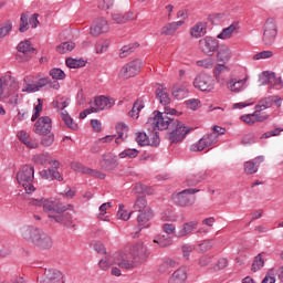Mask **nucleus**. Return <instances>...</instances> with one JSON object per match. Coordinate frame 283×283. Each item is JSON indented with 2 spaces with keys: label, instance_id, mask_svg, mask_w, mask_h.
Listing matches in <instances>:
<instances>
[{
  "label": "nucleus",
  "instance_id": "nucleus-60",
  "mask_svg": "<svg viewBox=\"0 0 283 283\" xmlns=\"http://www.w3.org/2000/svg\"><path fill=\"white\" fill-rule=\"evenodd\" d=\"M273 56V51H262L253 55L254 61H260L262 59H271Z\"/></svg>",
  "mask_w": 283,
  "mask_h": 283
},
{
  "label": "nucleus",
  "instance_id": "nucleus-21",
  "mask_svg": "<svg viewBox=\"0 0 283 283\" xmlns=\"http://www.w3.org/2000/svg\"><path fill=\"white\" fill-rule=\"evenodd\" d=\"M53 244L54 242L52 241V237H50L48 233H45V231L42 230L35 242L33 243V247L45 251L48 249H52Z\"/></svg>",
  "mask_w": 283,
  "mask_h": 283
},
{
  "label": "nucleus",
  "instance_id": "nucleus-59",
  "mask_svg": "<svg viewBox=\"0 0 283 283\" xmlns=\"http://www.w3.org/2000/svg\"><path fill=\"white\" fill-rule=\"evenodd\" d=\"M109 48V41H103V42H97L95 45V50L97 54H103V52H107V49Z\"/></svg>",
  "mask_w": 283,
  "mask_h": 283
},
{
  "label": "nucleus",
  "instance_id": "nucleus-32",
  "mask_svg": "<svg viewBox=\"0 0 283 283\" xmlns=\"http://www.w3.org/2000/svg\"><path fill=\"white\" fill-rule=\"evenodd\" d=\"M244 85H247V78L243 80H230L227 83L228 90H230V92H242V90H244Z\"/></svg>",
  "mask_w": 283,
  "mask_h": 283
},
{
  "label": "nucleus",
  "instance_id": "nucleus-5",
  "mask_svg": "<svg viewBox=\"0 0 283 283\" xmlns=\"http://www.w3.org/2000/svg\"><path fill=\"white\" fill-rule=\"evenodd\" d=\"M17 181L25 189L27 193H34V166L24 165L17 174Z\"/></svg>",
  "mask_w": 283,
  "mask_h": 283
},
{
  "label": "nucleus",
  "instance_id": "nucleus-14",
  "mask_svg": "<svg viewBox=\"0 0 283 283\" xmlns=\"http://www.w3.org/2000/svg\"><path fill=\"white\" fill-rule=\"evenodd\" d=\"M115 264L125 271H134V269H138V264L135 263L133 258L129 260V255L125 252L115 253Z\"/></svg>",
  "mask_w": 283,
  "mask_h": 283
},
{
  "label": "nucleus",
  "instance_id": "nucleus-47",
  "mask_svg": "<svg viewBox=\"0 0 283 283\" xmlns=\"http://www.w3.org/2000/svg\"><path fill=\"white\" fill-rule=\"evenodd\" d=\"M65 63L71 70H76L78 67H85V61H83V60H75V59L69 57V59H66Z\"/></svg>",
  "mask_w": 283,
  "mask_h": 283
},
{
  "label": "nucleus",
  "instance_id": "nucleus-22",
  "mask_svg": "<svg viewBox=\"0 0 283 283\" xmlns=\"http://www.w3.org/2000/svg\"><path fill=\"white\" fill-rule=\"evenodd\" d=\"M49 218L51 219V222H57L59 224H63V227H66L67 229H76V224H73L72 222V214L71 213H57V214H49Z\"/></svg>",
  "mask_w": 283,
  "mask_h": 283
},
{
  "label": "nucleus",
  "instance_id": "nucleus-20",
  "mask_svg": "<svg viewBox=\"0 0 283 283\" xmlns=\"http://www.w3.org/2000/svg\"><path fill=\"white\" fill-rule=\"evenodd\" d=\"M67 105H70L67 101L60 102L62 120L65 123L69 129L76 132V129H78V124L74 123V119L70 116V113H67V111H63L65 109V107H67Z\"/></svg>",
  "mask_w": 283,
  "mask_h": 283
},
{
  "label": "nucleus",
  "instance_id": "nucleus-58",
  "mask_svg": "<svg viewBox=\"0 0 283 283\" xmlns=\"http://www.w3.org/2000/svg\"><path fill=\"white\" fill-rule=\"evenodd\" d=\"M198 67H205L206 70H211L213 67V59L207 57L205 60L197 61Z\"/></svg>",
  "mask_w": 283,
  "mask_h": 283
},
{
  "label": "nucleus",
  "instance_id": "nucleus-31",
  "mask_svg": "<svg viewBox=\"0 0 283 283\" xmlns=\"http://www.w3.org/2000/svg\"><path fill=\"white\" fill-rule=\"evenodd\" d=\"M185 21L180 20L177 22H171L163 27L161 34H165L166 36H171V34H176V30L180 28V25H184Z\"/></svg>",
  "mask_w": 283,
  "mask_h": 283
},
{
  "label": "nucleus",
  "instance_id": "nucleus-33",
  "mask_svg": "<svg viewBox=\"0 0 283 283\" xmlns=\"http://www.w3.org/2000/svg\"><path fill=\"white\" fill-rule=\"evenodd\" d=\"M171 94L177 101H182L189 96V90L182 85H176L172 87Z\"/></svg>",
  "mask_w": 283,
  "mask_h": 283
},
{
  "label": "nucleus",
  "instance_id": "nucleus-48",
  "mask_svg": "<svg viewBox=\"0 0 283 283\" xmlns=\"http://www.w3.org/2000/svg\"><path fill=\"white\" fill-rule=\"evenodd\" d=\"M49 74L53 81H64L65 78V72L61 69H51Z\"/></svg>",
  "mask_w": 283,
  "mask_h": 283
},
{
  "label": "nucleus",
  "instance_id": "nucleus-46",
  "mask_svg": "<svg viewBox=\"0 0 283 283\" xmlns=\"http://www.w3.org/2000/svg\"><path fill=\"white\" fill-rule=\"evenodd\" d=\"M10 96V91H8V78L6 76L0 77V98H6Z\"/></svg>",
  "mask_w": 283,
  "mask_h": 283
},
{
  "label": "nucleus",
  "instance_id": "nucleus-26",
  "mask_svg": "<svg viewBox=\"0 0 283 283\" xmlns=\"http://www.w3.org/2000/svg\"><path fill=\"white\" fill-rule=\"evenodd\" d=\"M196 229H198V221L186 222L181 226V228L177 232L176 237L177 238H185V237L193 233V231H196Z\"/></svg>",
  "mask_w": 283,
  "mask_h": 283
},
{
  "label": "nucleus",
  "instance_id": "nucleus-53",
  "mask_svg": "<svg viewBox=\"0 0 283 283\" xmlns=\"http://www.w3.org/2000/svg\"><path fill=\"white\" fill-rule=\"evenodd\" d=\"M263 266H264V259L262 258V254H259L258 256H255L252 263L253 273H258V271H260V269H262Z\"/></svg>",
  "mask_w": 283,
  "mask_h": 283
},
{
  "label": "nucleus",
  "instance_id": "nucleus-50",
  "mask_svg": "<svg viewBox=\"0 0 283 283\" xmlns=\"http://www.w3.org/2000/svg\"><path fill=\"white\" fill-rule=\"evenodd\" d=\"M138 150L136 148H127L118 154V158H136Z\"/></svg>",
  "mask_w": 283,
  "mask_h": 283
},
{
  "label": "nucleus",
  "instance_id": "nucleus-43",
  "mask_svg": "<svg viewBox=\"0 0 283 283\" xmlns=\"http://www.w3.org/2000/svg\"><path fill=\"white\" fill-rule=\"evenodd\" d=\"M12 30V21L8 20L4 23L0 24V41L6 39L8 34H10V31Z\"/></svg>",
  "mask_w": 283,
  "mask_h": 283
},
{
  "label": "nucleus",
  "instance_id": "nucleus-3",
  "mask_svg": "<svg viewBox=\"0 0 283 283\" xmlns=\"http://www.w3.org/2000/svg\"><path fill=\"white\" fill-rule=\"evenodd\" d=\"M224 135V128L220 126H213V132L203 135L196 144L190 146V151H205V149L212 147L218 143V137Z\"/></svg>",
  "mask_w": 283,
  "mask_h": 283
},
{
  "label": "nucleus",
  "instance_id": "nucleus-9",
  "mask_svg": "<svg viewBox=\"0 0 283 283\" xmlns=\"http://www.w3.org/2000/svg\"><path fill=\"white\" fill-rule=\"evenodd\" d=\"M18 53L15 55L17 61L19 63H25L30 61L34 54H36V49L32 46L29 40H24L18 44Z\"/></svg>",
  "mask_w": 283,
  "mask_h": 283
},
{
  "label": "nucleus",
  "instance_id": "nucleus-38",
  "mask_svg": "<svg viewBox=\"0 0 283 283\" xmlns=\"http://www.w3.org/2000/svg\"><path fill=\"white\" fill-rule=\"evenodd\" d=\"M176 113H177L176 108H168V107H165V112H164V113H161V112H159V111H155V112L153 113V116H154V117H150L149 123H151V125L154 126V120H155V118H156L157 116H165V114H166V116H167L168 118H176V117H175V116H176Z\"/></svg>",
  "mask_w": 283,
  "mask_h": 283
},
{
  "label": "nucleus",
  "instance_id": "nucleus-15",
  "mask_svg": "<svg viewBox=\"0 0 283 283\" xmlns=\"http://www.w3.org/2000/svg\"><path fill=\"white\" fill-rule=\"evenodd\" d=\"M273 105H276V107H282V98L279 96H268L260 99L254 109H258L259 114H263L262 112H264V109H269L270 107H273Z\"/></svg>",
  "mask_w": 283,
  "mask_h": 283
},
{
  "label": "nucleus",
  "instance_id": "nucleus-7",
  "mask_svg": "<svg viewBox=\"0 0 283 283\" xmlns=\"http://www.w3.org/2000/svg\"><path fill=\"white\" fill-rule=\"evenodd\" d=\"M198 189L189 188L185 189L180 192L172 195V201L175 205H178V207H191L193 202H196V197L193 193H198Z\"/></svg>",
  "mask_w": 283,
  "mask_h": 283
},
{
  "label": "nucleus",
  "instance_id": "nucleus-57",
  "mask_svg": "<svg viewBox=\"0 0 283 283\" xmlns=\"http://www.w3.org/2000/svg\"><path fill=\"white\" fill-rule=\"evenodd\" d=\"M41 145L43 147H50L54 144V134L49 133L48 135H42Z\"/></svg>",
  "mask_w": 283,
  "mask_h": 283
},
{
  "label": "nucleus",
  "instance_id": "nucleus-28",
  "mask_svg": "<svg viewBox=\"0 0 283 283\" xmlns=\"http://www.w3.org/2000/svg\"><path fill=\"white\" fill-rule=\"evenodd\" d=\"M41 178L43 180H57V182H63V176H61V172L56 169H46L40 171Z\"/></svg>",
  "mask_w": 283,
  "mask_h": 283
},
{
  "label": "nucleus",
  "instance_id": "nucleus-36",
  "mask_svg": "<svg viewBox=\"0 0 283 283\" xmlns=\"http://www.w3.org/2000/svg\"><path fill=\"white\" fill-rule=\"evenodd\" d=\"M190 34L195 39H200L201 36H205L207 34V27L205 25V23L199 22L190 29Z\"/></svg>",
  "mask_w": 283,
  "mask_h": 283
},
{
  "label": "nucleus",
  "instance_id": "nucleus-49",
  "mask_svg": "<svg viewBox=\"0 0 283 283\" xmlns=\"http://www.w3.org/2000/svg\"><path fill=\"white\" fill-rule=\"evenodd\" d=\"M28 30H30V20L28 19V14L22 13L20 18L19 32H28Z\"/></svg>",
  "mask_w": 283,
  "mask_h": 283
},
{
  "label": "nucleus",
  "instance_id": "nucleus-16",
  "mask_svg": "<svg viewBox=\"0 0 283 283\" xmlns=\"http://www.w3.org/2000/svg\"><path fill=\"white\" fill-rule=\"evenodd\" d=\"M34 132L40 136H48L52 132V118L48 116L40 117L35 122Z\"/></svg>",
  "mask_w": 283,
  "mask_h": 283
},
{
  "label": "nucleus",
  "instance_id": "nucleus-42",
  "mask_svg": "<svg viewBox=\"0 0 283 283\" xmlns=\"http://www.w3.org/2000/svg\"><path fill=\"white\" fill-rule=\"evenodd\" d=\"M235 28H238V25L235 23H232L230 27L223 29L221 33L217 35V39H229L230 36H232L233 32H235Z\"/></svg>",
  "mask_w": 283,
  "mask_h": 283
},
{
  "label": "nucleus",
  "instance_id": "nucleus-24",
  "mask_svg": "<svg viewBox=\"0 0 283 283\" xmlns=\"http://www.w3.org/2000/svg\"><path fill=\"white\" fill-rule=\"evenodd\" d=\"M43 283H65V274L59 270H48Z\"/></svg>",
  "mask_w": 283,
  "mask_h": 283
},
{
  "label": "nucleus",
  "instance_id": "nucleus-61",
  "mask_svg": "<svg viewBox=\"0 0 283 283\" xmlns=\"http://www.w3.org/2000/svg\"><path fill=\"white\" fill-rule=\"evenodd\" d=\"M200 178L198 177V174L189 175L187 178V185L188 187H196V185H199Z\"/></svg>",
  "mask_w": 283,
  "mask_h": 283
},
{
  "label": "nucleus",
  "instance_id": "nucleus-45",
  "mask_svg": "<svg viewBox=\"0 0 283 283\" xmlns=\"http://www.w3.org/2000/svg\"><path fill=\"white\" fill-rule=\"evenodd\" d=\"M143 107H145V105L136 101L133 105V108L128 112V116H130V118H138L140 116L139 114L143 111Z\"/></svg>",
  "mask_w": 283,
  "mask_h": 283
},
{
  "label": "nucleus",
  "instance_id": "nucleus-63",
  "mask_svg": "<svg viewBox=\"0 0 283 283\" xmlns=\"http://www.w3.org/2000/svg\"><path fill=\"white\" fill-rule=\"evenodd\" d=\"M283 128H274L273 130H269L264 133L261 138H271V136H280L282 134Z\"/></svg>",
  "mask_w": 283,
  "mask_h": 283
},
{
  "label": "nucleus",
  "instance_id": "nucleus-44",
  "mask_svg": "<svg viewBox=\"0 0 283 283\" xmlns=\"http://www.w3.org/2000/svg\"><path fill=\"white\" fill-rule=\"evenodd\" d=\"M98 264L102 271H107L109 266H114V264H116V254L107 259H102Z\"/></svg>",
  "mask_w": 283,
  "mask_h": 283
},
{
  "label": "nucleus",
  "instance_id": "nucleus-8",
  "mask_svg": "<svg viewBox=\"0 0 283 283\" xmlns=\"http://www.w3.org/2000/svg\"><path fill=\"white\" fill-rule=\"evenodd\" d=\"M143 67V60L135 59L128 63H126L119 71V78H124L127 81V78H133V76H137V74H140V70Z\"/></svg>",
  "mask_w": 283,
  "mask_h": 283
},
{
  "label": "nucleus",
  "instance_id": "nucleus-35",
  "mask_svg": "<svg viewBox=\"0 0 283 283\" xmlns=\"http://www.w3.org/2000/svg\"><path fill=\"white\" fill-rule=\"evenodd\" d=\"M224 72H229V66L224 64H218L213 70V76L217 81V83H221V85H224V77L221 76V74H224Z\"/></svg>",
  "mask_w": 283,
  "mask_h": 283
},
{
  "label": "nucleus",
  "instance_id": "nucleus-10",
  "mask_svg": "<svg viewBox=\"0 0 283 283\" xmlns=\"http://www.w3.org/2000/svg\"><path fill=\"white\" fill-rule=\"evenodd\" d=\"M193 87L196 90H200V92H211L212 90H216V82L213 81V77L211 75L201 73L196 76L193 81Z\"/></svg>",
  "mask_w": 283,
  "mask_h": 283
},
{
  "label": "nucleus",
  "instance_id": "nucleus-18",
  "mask_svg": "<svg viewBox=\"0 0 283 283\" xmlns=\"http://www.w3.org/2000/svg\"><path fill=\"white\" fill-rule=\"evenodd\" d=\"M114 105H116V99L102 95V96L95 97L93 107H95L96 113H98V112H103V109H112Z\"/></svg>",
  "mask_w": 283,
  "mask_h": 283
},
{
  "label": "nucleus",
  "instance_id": "nucleus-1",
  "mask_svg": "<svg viewBox=\"0 0 283 283\" xmlns=\"http://www.w3.org/2000/svg\"><path fill=\"white\" fill-rule=\"evenodd\" d=\"M154 127L157 129H170L171 132L167 134L166 138L169 140L170 145H178L185 140L187 134L191 129L187 128L178 118L168 117L167 114L163 116H157L154 120Z\"/></svg>",
  "mask_w": 283,
  "mask_h": 283
},
{
  "label": "nucleus",
  "instance_id": "nucleus-11",
  "mask_svg": "<svg viewBox=\"0 0 283 283\" xmlns=\"http://www.w3.org/2000/svg\"><path fill=\"white\" fill-rule=\"evenodd\" d=\"M277 36V24H275V20L268 19L263 25V38L262 41L264 45H271L275 43V38Z\"/></svg>",
  "mask_w": 283,
  "mask_h": 283
},
{
  "label": "nucleus",
  "instance_id": "nucleus-6",
  "mask_svg": "<svg viewBox=\"0 0 283 283\" xmlns=\"http://www.w3.org/2000/svg\"><path fill=\"white\" fill-rule=\"evenodd\" d=\"M128 255H130L137 266H143V264H145L147 260H149V255H151V250H149V247H147L145 242L138 241L129 247Z\"/></svg>",
  "mask_w": 283,
  "mask_h": 283
},
{
  "label": "nucleus",
  "instance_id": "nucleus-55",
  "mask_svg": "<svg viewBox=\"0 0 283 283\" xmlns=\"http://www.w3.org/2000/svg\"><path fill=\"white\" fill-rule=\"evenodd\" d=\"M71 168L73 169V171H78V174H90V168L85 167L78 161L72 163Z\"/></svg>",
  "mask_w": 283,
  "mask_h": 283
},
{
  "label": "nucleus",
  "instance_id": "nucleus-56",
  "mask_svg": "<svg viewBox=\"0 0 283 283\" xmlns=\"http://www.w3.org/2000/svg\"><path fill=\"white\" fill-rule=\"evenodd\" d=\"M136 143L140 145V147H145L149 145V136L146 133H138L136 136Z\"/></svg>",
  "mask_w": 283,
  "mask_h": 283
},
{
  "label": "nucleus",
  "instance_id": "nucleus-62",
  "mask_svg": "<svg viewBox=\"0 0 283 283\" xmlns=\"http://www.w3.org/2000/svg\"><path fill=\"white\" fill-rule=\"evenodd\" d=\"M163 231L167 233V235H172V233H176V226L174 223H164Z\"/></svg>",
  "mask_w": 283,
  "mask_h": 283
},
{
  "label": "nucleus",
  "instance_id": "nucleus-19",
  "mask_svg": "<svg viewBox=\"0 0 283 283\" xmlns=\"http://www.w3.org/2000/svg\"><path fill=\"white\" fill-rule=\"evenodd\" d=\"M105 32H109V24H107V20L103 18L95 20L91 25L92 36H101V34H105Z\"/></svg>",
  "mask_w": 283,
  "mask_h": 283
},
{
  "label": "nucleus",
  "instance_id": "nucleus-51",
  "mask_svg": "<svg viewBox=\"0 0 283 283\" xmlns=\"http://www.w3.org/2000/svg\"><path fill=\"white\" fill-rule=\"evenodd\" d=\"M138 45H139L138 43H134V44L124 46L119 53L120 59H126V56H129V54H132V52H134V50H136Z\"/></svg>",
  "mask_w": 283,
  "mask_h": 283
},
{
  "label": "nucleus",
  "instance_id": "nucleus-2",
  "mask_svg": "<svg viewBox=\"0 0 283 283\" xmlns=\"http://www.w3.org/2000/svg\"><path fill=\"white\" fill-rule=\"evenodd\" d=\"M134 211L138 213L137 223L139 229L133 238H140L143 229H149V221L154 218V210L147 205L145 197H138L134 203Z\"/></svg>",
  "mask_w": 283,
  "mask_h": 283
},
{
  "label": "nucleus",
  "instance_id": "nucleus-27",
  "mask_svg": "<svg viewBox=\"0 0 283 283\" xmlns=\"http://www.w3.org/2000/svg\"><path fill=\"white\" fill-rule=\"evenodd\" d=\"M217 61L220 63H229L231 61V49L228 45H219L217 50Z\"/></svg>",
  "mask_w": 283,
  "mask_h": 283
},
{
  "label": "nucleus",
  "instance_id": "nucleus-30",
  "mask_svg": "<svg viewBox=\"0 0 283 283\" xmlns=\"http://www.w3.org/2000/svg\"><path fill=\"white\" fill-rule=\"evenodd\" d=\"M134 19H136V15L132 11L125 13L124 15L120 13L112 14V20L114 21V23H118L119 25L123 23H127V21H134Z\"/></svg>",
  "mask_w": 283,
  "mask_h": 283
},
{
  "label": "nucleus",
  "instance_id": "nucleus-52",
  "mask_svg": "<svg viewBox=\"0 0 283 283\" xmlns=\"http://www.w3.org/2000/svg\"><path fill=\"white\" fill-rule=\"evenodd\" d=\"M132 213H134V211L127 212V210H125V206L124 205H119V209L117 212V218L118 220H129V218H132Z\"/></svg>",
  "mask_w": 283,
  "mask_h": 283
},
{
  "label": "nucleus",
  "instance_id": "nucleus-12",
  "mask_svg": "<svg viewBox=\"0 0 283 283\" xmlns=\"http://www.w3.org/2000/svg\"><path fill=\"white\" fill-rule=\"evenodd\" d=\"M218 48H220V42L213 36H206L199 41V50L206 56H213L218 52Z\"/></svg>",
  "mask_w": 283,
  "mask_h": 283
},
{
  "label": "nucleus",
  "instance_id": "nucleus-40",
  "mask_svg": "<svg viewBox=\"0 0 283 283\" xmlns=\"http://www.w3.org/2000/svg\"><path fill=\"white\" fill-rule=\"evenodd\" d=\"M155 244H158L161 249H165L167 247H171V237L169 234H159L154 240Z\"/></svg>",
  "mask_w": 283,
  "mask_h": 283
},
{
  "label": "nucleus",
  "instance_id": "nucleus-64",
  "mask_svg": "<svg viewBox=\"0 0 283 283\" xmlns=\"http://www.w3.org/2000/svg\"><path fill=\"white\" fill-rule=\"evenodd\" d=\"M186 105L187 107H189L190 109H198V107H200V99H196V98H191V99H188L186 102Z\"/></svg>",
  "mask_w": 283,
  "mask_h": 283
},
{
  "label": "nucleus",
  "instance_id": "nucleus-54",
  "mask_svg": "<svg viewBox=\"0 0 283 283\" xmlns=\"http://www.w3.org/2000/svg\"><path fill=\"white\" fill-rule=\"evenodd\" d=\"M41 112H43V99L39 98L38 104L34 105V114L31 117L32 123L41 116Z\"/></svg>",
  "mask_w": 283,
  "mask_h": 283
},
{
  "label": "nucleus",
  "instance_id": "nucleus-25",
  "mask_svg": "<svg viewBox=\"0 0 283 283\" xmlns=\"http://www.w3.org/2000/svg\"><path fill=\"white\" fill-rule=\"evenodd\" d=\"M262 163H264V156H259L252 160L245 161L244 163L245 174H248L249 176L253 174H258V169L260 165H262Z\"/></svg>",
  "mask_w": 283,
  "mask_h": 283
},
{
  "label": "nucleus",
  "instance_id": "nucleus-39",
  "mask_svg": "<svg viewBox=\"0 0 283 283\" xmlns=\"http://www.w3.org/2000/svg\"><path fill=\"white\" fill-rule=\"evenodd\" d=\"M156 98L159 99L160 105L167 106L171 103V97H169V93L163 88L156 90Z\"/></svg>",
  "mask_w": 283,
  "mask_h": 283
},
{
  "label": "nucleus",
  "instance_id": "nucleus-23",
  "mask_svg": "<svg viewBox=\"0 0 283 283\" xmlns=\"http://www.w3.org/2000/svg\"><path fill=\"white\" fill-rule=\"evenodd\" d=\"M268 118L269 115L266 113H259L258 109H255L252 114L241 116V120H243V123H247L248 125H253L254 123H262Z\"/></svg>",
  "mask_w": 283,
  "mask_h": 283
},
{
  "label": "nucleus",
  "instance_id": "nucleus-37",
  "mask_svg": "<svg viewBox=\"0 0 283 283\" xmlns=\"http://www.w3.org/2000/svg\"><path fill=\"white\" fill-rule=\"evenodd\" d=\"M178 262L174 259H166L163 263L158 266L159 273H169L170 269H176Z\"/></svg>",
  "mask_w": 283,
  "mask_h": 283
},
{
  "label": "nucleus",
  "instance_id": "nucleus-34",
  "mask_svg": "<svg viewBox=\"0 0 283 283\" xmlns=\"http://www.w3.org/2000/svg\"><path fill=\"white\" fill-rule=\"evenodd\" d=\"M263 76L265 77L263 85H273V87H277V85H282V80L275 77V73L265 71L263 72Z\"/></svg>",
  "mask_w": 283,
  "mask_h": 283
},
{
  "label": "nucleus",
  "instance_id": "nucleus-17",
  "mask_svg": "<svg viewBox=\"0 0 283 283\" xmlns=\"http://www.w3.org/2000/svg\"><path fill=\"white\" fill-rule=\"evenodd\" d=\"M99 167L104 171H114L118 168V159L116 158V155L108 153L104 154L102 156V159L99 160Z\"/></svg>",
  "mask_w": 283,
  "mask_h": 283
},
{
  "label": "nucleus",
  "instance_id": "nucleus-41",
  "mask_svg": "<svg viewBox=\"0 0 283 283\" xmlns=\"http://www.w3.org/2000/svg\"><path fill=\"white\" fill-rule=\"evenodd\" d=\"M74 48H76L74 42H63L56 46V52H59V54H67V52H72Z\"/></svg>",
  "mask_w": 283,
  "mask_h": 283
},
{
  "label": "nucleus",
  "instance_id": "nucleus-29",
  "mask_svg": "<svg viewBox=\"0 0 283 283\" xmlns=\"http://www.w3.org/2000/svg\"><path fill=\"white\" fill-rule=\"evenodd\" d=\"M187 282V270L185 268H179L169 277L168 283H185Z\"/></svg>",
  "mask_w": 283,
  "mask_h": 283
},
{
  "label": "nucleus",
  "instance_id": "nucleus-4",
  "mask_svg": "<svg viewBox=\"0 0 283 283\" xmlns=\"http://www.w3.org/2000/svg\"><path fill=\"white\" fill-rule=\"evenodd\" d=\"M30 205L42 207L45 213H65V211H74L73 205L56 203L49 199H32Z\"/></svg>",
  "mask_w": 283,
  "mask_h": 283
},
{
  "label": "nucleus",
  "instance_id": "nucleus-13",
  "mask_svg": "<svg viewBox=\"0 0 283 283\" xmlns=\"http://www.w3.org/2000/svg\"><path fill=\"white\" fill-rule=\"evenodd\" d=\"M43 230L36 226H23L20 228V235L29 244H34Z\"/></svg>",
  "mask_w": 283,
  "mask_h": 283
}]
</instances>
